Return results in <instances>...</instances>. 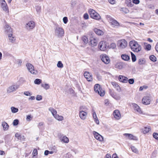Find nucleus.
<instances>
[{
	"instance_id": "23",
	"label": "nucleus",
	"mask_w": 158,
	"mask_h": 158,
	"mask_svg": "<svg viewBox=\"0 0 158 158\" xmlns=\"http://www.w3.org/2000/svg\"><path fill=\"white\" fill-rule=\"evenodd\" d=\"M121 57L123 60L126 61H128L130 59V56L126 54H122L121 56Z\"/></svg>"
},
{
	"instance_id": "54",
	"label": "nucleus",
	"mask_w": 158,
	"mask_h": 158,
	"mask_svg": "<svg viewBox=\"0 0 158 158\" xmlns=\"http://www.w3.org/2000/svg\"><path fill=\"white\" fill-rule=\"evenodd\" d=\"M63 22L64 23L66 24L68 21V18L66 17H64L63 19Z\"/></svg>"
},
{
	"instance_id": "57",
	"label": "nucleus",
	"mask_w": 158,
	"mask_h": 158,
	"mask_svg": "<svg viewBox=\"0 0 158 158\" xmlns=\"http://www.w3.org/2000/svg\"><path fill=\"white\" fill-rule=\"evenodd\" d=\"M33 154L34 156H35L37 154V151L36 149H35L34 150L33 152Z\"/></svg>"
},
{
	"instance_id": "43",
	"label": "nucleus",
	"mask_w": 158,
	"mask_h": 158,
	"mask_svg": "<svg viewBox=\"0 0 158 158\" xmlns=\"http://www.w3.org/2000/svg\"><path fill=\"white\" fill-rule=\"evenodd\" d=\"M82 40L85 44H87L88 42L87 38L86 36H84L82 37Z\"/></svg>"
},
{
	"instance_id": "34",
	"label": "nucleus",
	"mask_w": 158,
	"mask_h": 158,
	"mask_svg": "<svg viewBox=\"0 0 158 158\" xmlns=\"http://www.w3.org/2000/svg\"><path fill=\"white\" fill-rule=\"evenodd\" d=\"M145 62V60L144 58H140L138 60V63L140 65L144 64Z\"/></svg>"
},
{
	"instance_id": "49",
	"label": "nucleus",
	"mask_w": 158,
	"mask_h": 158,
	"mask_svg": "<svg viewBox=\"0 0 158 158\" xmlns=\"http://www.w3.org/2000/svg\"><path fill=\"white\" fill-rule=\"evenodd\" d=\"M153 136L155 139L158 140V133H153Z\"/></svg>"
},
{
	"instance_id": "63",
	"label": "nucleus",
	"mask_w": 158,
	"mask_h": 158,
	"mask_svg": "<svg viewBox=\"0 0 158 158\" xmlns=\"http://www.w3.org/2000/svg\"><path fill=\"white\" fill-rule=\"evenodd\" d=\"M109 3L112 4H114L115 3V0H109Z\"/></svg>"
},
{
	"instance_id": "28",
	"label": "nucleus",
	"mask_w": 158,
	"mask_h": 158,
	"mask_svg": "<svg viewBox=\"0 0 158 158\" xmlns=\"http://www.w3.org/2000/svg\"><path fill=\"white\" fill-rule=\"evenodd\" d=\"M94 31L96 34L98 35H102L103 34V32L102 30L97 28L94 29Z\"/></svg>"
},
{
	"instance_id": "40",
	"label": "nucleus",
	"mask_w": 158,
	"mask_h": 158,
	"mask_svg": "<svg viewBox=\"0 0 158 158\" xmlns=\"http://www.w3.org/2000/svg\"><path fill=\"white\" fill-rule=\"evenodd\" d=\"M41 85L42 87L46 89H48L49 88V86L48 84H41Z\"/></svg>"
},
{
	"instance_id": "10",
	"label": "nucleus",
	"mask_w": 158,
	"mask_h": 158,
	"mask_svg": "<svg viewBox=\"0 0 158 158\" xmlns=\"http://www.w3.org/2000/svg\"><path fill=\"white\" fill-rule=\"evenodd\" d=\"M19 87L17 85H14L9 86L7 89V93L8 94L13 92L17 89Z\"/></svg>"
},
{
	"instance_id": "46",
	"label": "nucleus",
	"mask_w": 158,
	"mask_h": 158,
	"mask_svg": "<svg viewBox=\"0 0 158 158\" xmlns=\"http://www.w3.org/2000/svg\"><path fill=\"white\" fill-rule=\"evenodd\" d=\"M15 137L17 138L18 139L20 140H21V138L24 137V136H21L20 134L17 133L15 134Z\"/></svg>"
},
{
	"instance_id": "15",
	"label": "nucleus",
	"mask_w": 158,
	"mask_h": 158,
	"mask_svg": "<svg viewBox=\"0 0 158 158\" xmlns=\"http://www.w3.org/2000/svg\"><path fill=\"white\" fill-rule=\"evenodd\" d=\"M151 131V128L149 126L144 127L141 129V132L144 134L148 133Z\"/></svg>"
},
{
	"instance_id": "29",
	"label": "nucleus",
	"mask_w": 158,
	"mask_h": 158,
	"mask_svg": "<svg viewBox=\"0 0 158 158\" xmlns=\"http://www.w3.org/2000/svg\"><path fill=\"white\" fill-rule=\"evenodd\" d=\"M2 125L4 130H6L8 129L9 126L6 122H2Z\"/></svg>"
},
{
	"instance_id": "38",
	"label": "nucleus",
	"mask_w": 158,
	"mask_h": 158,
	"mask_svg": "<svg viewBox=\"0 0 158 158\" xmlns=\"http://www.w3.org/2000/svg\"><path fill=\"white\" fill-rule=\"evenodd\" d=\"M116 47V44L114 42H111L109 45V48L114 49Z\"/></svg>"
},
{
	"instance_id": "17",
	"label": "nucleus",
	"mask_w": 158,
	"mask_h": 158,
	"mask_svg": "<svg viewBox=\"0 0 158 158\" xmlns=\"http://www.w3.org/2000/svg\"><path fill=\"white\" fill-rule=\"evenodd\" d=\"M93 132L94 137L97 140L100 141H102L103 140V137L98 133L95 131H93Z\"/></svg>"
},
{
	"instance_id": "2",
	"label": "nucleus",
	"mask_w": 158,
	"mask_h": 158,
	"mask_svg": "<svg viewBox=\"0 0 158 158\" xmlns=\"http://www.w3.org/2000/svg\"><path fill=\"white\" fill-rule=\"evenodd\" d=\"M88 12L91 18L97 20H99L100 19V16L94 10L90 9L89 10Z\"/></svg>"
},
{
	"instance_id": "51",
	"label": "nucleus",
	"mask_w": 158,
	"mask_h": 158,
	"mask_svg": "<svg viewBox=\"0 0 158 158\" xmlns=\"http://www.w3.org/2000/svg\"><path fill=\"white\" fill-rule=\"evenodd\" d=\"M157 154V152L156 151H154L152 154L151 158H153L155 157Z\"/></svg>"
},
{
	"instance_id": "19",
	"label": "nucleus",
	"mask_w": 158,
	"mask_h": 158,
	"mask_svg": "<svg viewBox=\"0 0 158 158\" xmlns=\"http://www.w3.org/2000/svg\"><path fill=\"white\" fill-rule=\"evenodd\" d=\"M90 42L92 46H95L97 45L98 44L97 39L94 37H91Z\"/></svg>"
},
{
	"instance_id": "50",
	"label": "nucleus",
	"mask_w": 158,
	"mask_h": 158,
	"mask_svg": "<svg viewBox=\"0 0 158 158\" xmlns=\"http://www.w3.org/2000/svg\"><path fill=\"white\" fill-rule=\"evenodd\" d=\"M19 81L21 84L23 83L25 81V80L23 77H20L19 80Z\"/></svg>"
},
{
	"instance_id": "53",
	"label": "nucleus",
	"mask_w": 158,
	"mask_h": 158,
	"mask_svg": "<svg viewBox=\"0 0 158 158\" xmlns=\"http://www.w3.org/2000/svg\"><path fill=\"white\" fill-rule=\"evenodd\" d=\"M128 81L129 83L130 84H133L134 82V79L133 78L129 79L128 80Z\"/></svg>"
},
{
	"instance_id": "18",
	"label": "nucleus",
	"mask_w": 158,
	"mask_h": 158,
	"mask_svg": "<svg viewBox=\"0 0 158 158\" xmlns=\"http://www.w3.org/2000/svg\"><path fill=\"white\" fill-rule=\"evenodd\" d=\"M118 79L120 82L124 83H127L128 81L127 77L122 75H119L118 76Z\"/></svg>"
},
{
	"instance_id": "5",
	"label": "nucleus",
	"mask_w": 158,
	"mask_h": 158,
	"mask_svg": "<svg viewBox=\"0 0 158 158\" xmlns=\"http://www.w3.org/2000/svg\"><path fill=\"white\" fill-rule=\"evenodd\" d=\"M151 101V96L150 94L144 96L142 99V103L146 105H149Z\"/></svg>"
},
{
	"instance_id": "8",
	"label": "nucleus",
	"mask_w": 158,
	"mask_h": 158,
	"mask_svg": "<svg viewBox=\"0 0 158 158\" xmlns=\"http://www.w3.org/2000/svg\"><path fill=\"white\" fill-rule=\"evenodd\" d=\"M28 70L32 74H36L37 73V72L34 69V66L31 64L27 63L26 64Z\"/></svg>"
},
{
	"instance_id": "6",
	"label": "nucleus",
	"mask_w": 158,
	"mask_h": 158,
	"mask_svg": "<svg viewBox=\"0 0 158 158\" xmlns=\"http://www.w3.org/2000/svg\"><path fill=\"white\" fill-rule=\"evenodd\" d=\"M55 35L58 37H61L63 36L64 33V31L62 28L59 26H56L55 29Z\"/></svg>"
},
{
	"instance_id": "27",
	"label": "nucleus",
	"mask_w": 158,
	"mask_h": 158,
	"mask_svg": "<svg viewBox=\"0 0 158 158\" xmlns=\"http://www.w3.org/2000/svg\"><path fill=\"white\" fill-rule=\"evenodd\" d=\"M60 139L62 142L65 143H68L69 142L68 138L66 136H61Z\"/></svg>"
},
{
	"instance_id": "37",
	"label": "nucleus",
	"mask_w": 158,
	"mask_h": 158,
	"mask_svg": "<svg viewBox=\"0 0 158 158\" xmlns=\"http://www.w3.org/2000/svg\"><path fill=\"white\" fill-rule=\"evenodd\" d=\"M131 55L132 62H135L136 60V58L135 55L132 52H131Z\"/></svg>"
},
{
	"instance_id": "20",
	"label": "nucleus",
	"mask_w": 158,
	"mask_h": 158,
	"mask_svg": "<svg viewBox=\"0 0 158 158\" xmlns=\"http://www.w3.org/2000/svg\"><path fill=\"white\" fill-rule=\"evenodd\" d=\"M101 60L105 64H109V57L106 55H103L102 56Z\"/></svg>"
},
{
	"instance_id": "4",
	"label": "nucleus",
	"mask_w": 158,
	"mask_h": 158,
	"mask_svg": "<svg viewBox=\"0 0 158 158\" xmlns=\"http://www.w3.org/2000/svg\"><path fill=\"white\" fill-rule=\"evenodd\" d=\"M94 89L96 93H97L101 96H103L105 94V91L103 90L100 85L95 84L94 87Z\"/></svg>"
},
{
	"instance_id": "44",
	"label": "nucleus",
	"mask_w": 158,
	"mask_h": 158,
	"mask_svg": "<svg viewBox=\"0 0 158 158\" xmlns=\"http://www.w3.org/2000/svg\"><path fill=\"white\" fill-rule=\"evenodd\" d=\"M150 59L152 61L155 62L156 60V57L154 55H151L150 56Z\"/></svg>"
},
{
	"instance_id": "30",
	"label": "nucleus",
	"mask_w": 158,
	"mask_h": 158,
	"mask_svg": "<svg viewBox=\"0 0 158 158\" xmlns=\"http://www.w3.org/2000/svg\"><path fill=\"white\" fill-rule=\"evenodd\" d=\"M115 67L117 69H121L123 67L122 63L121 62L117 63L115 64Z\"/></svg>"
},
{
	"instance_id": "16",
	"label": "nucleus",
	"mask_w": 158,
	"mask_h": 158,
	"mask_svg": "<svg viewBox=\"0 0 158 158\" xmlns=\"http://www.w3.org/2000/svg\"><path fill=\"white\" fill-rule=\"evenodd\" d=\"M84 75L85 78L89 81H91L93 80L92 76L91 74L87 72H85L84 73Z\"/></svg>"
},
{
	"instance_id": "14",
	"label": "nucleus",
	"mask_w": 158,
	"mask_h": 158,
	"mask_svg": "<svg viewBox=\"0 0 158 158\" xmlns=\"http://www.w3.org/2000/svg\"><path fill=\"white\" fill-rule=\"evenodd\" d=\"M109 23H111V25L114 27H118L119 26V23L116 20L112 18L109 16Z\"/></svg>"
},
{
	"instance_id": "11",
	"label": "nucleus",
	"mask_w": 158,
	"mask_h": 158,
	"mask_svg": "<svg viewBox=\"0 0 158 158\" xmlns=\"http://www.w3.org/2000/svg\"><path fill=\"white\" fill-rule=\"evenodd\" d=\"M35 27V23L32 21L29 22L26 25V29L29 31Z\"/></svg>"
},
{
	"instance_id": "45",
	"label": "nucleus",
	"mask_w": 158,
	"mask_h": 158,
	"mask_svg": "<svg viewBox=\"0 0 158 158\" xmlns=\"http://www.w3.org/2000/svg\"><path fill=\"white\" fill-rule=\"evenodd\" d=\"M57 66L58 68H62L63 67V65L61 61H59L57 64Z\"/></svg>"
},
{
	"instance_id": "58",
	"label": "nucleus",
	"mask_w": 158,
	"mask_h": 158,
	"mask_svg": "<svg viewBox=\"0 0 158 158\" xmlns=\"http://www.w3.org/2000/svg\"><path fill=\"white\" fill-rule=\"evenodd\" d=\"M40 9H41V7L40 6H38L36 7V10L37 12L38 13H39V12H40Z\"/></svg>"
},
{
	"instance_id": "56",
	"label": "nucleus",
	"mask_w": 158,
	"mask_h": 158,
	"mask_svg": "<svg viewBox=\"0 0 158 158\" xmlns=\"http://www.w3.org/2000/svg\"><path fill=\"white\" fill-rule=\"evenodd\" d=\"M83 17L85 19H87L89 18V15L88 14L85 13L83 15Z\"/></svg>"
},
{
	"instance_id": "36",
	"label": "nucleus",
	"mask_w": 158,
	"mask_h": 158,
	"mask_svg": "<svg viewBox=\"0 0 158 158\" xmlns=\"http://www.w3.org/2000/svg\"><path fill=\"white\" fill-rule=\"evenodd\" d=\"M120 11L123 12V13L127 14L129 12V10L125 7L122 8L120 9Z\"/></svg>"
},
{
	"instance_id": "64",
	"label": "nucleus",
	"mask_w": 158,
	"mask_h": 158,
	"mask_svg": "<svg viewBox=\"0 0 158 158\" xmlns=\"http://www.w3.org/2000/svg\"><path fill=\"white\" fill-rule=\"evenodd\" d=\"M112 158H118V157L117 154L114 153L112 155Z\"/></svg>"
},
{
	"instance_id": "62",
	"label": "nucleus",
	"mask_w": 158,
	"mask_h": 158,
	"mask_svg": "<svg viewBox=\"0 0 158 158\" xmlns=\"http://www.w3.org/2000/svg\"><path fill=\"white\" fill-rule=\"evenodd\" d=\"M24 94L25 95L28 96L29 95H31V94H30V93L28 91H25L24 93Z\"/></svg>"
},
{
	"instance_id": "52",
	"label": "nucleus",
	"mask_w": 158,
	"mask_h": 158,
	"mask_svg": "<svg viewBox=\"0 0 158 158\" xmlns=\"http://www.w3.org/2000/svg\"><path fill=\"white\" fill-rule=\"evenodd\" d=\"M36 99L37 101H40L42 99V96L41 95H37L36 97Z\"/></svg>"
},
{
	"instance_id": "3",
	"label": "nucleus",
	"mask_w": 158,
	"mask_h": 158,
	"mask_svg": "<svg viewBox=\"0 0 158 158\" xmlns=\"http://www.w3.org/2000/svg\"><path fill=\"white\" fill-rule=\"evenodd\" d=\"M117 45L118 49H123L127 47V42L125 39L119 40L117 42Z\"/></svg>"
},
{
	"instance_id": "13",
	"label": "nucleus",
	"mask_w": 158,
	"mask_h": 158,
	"mask_svg": "<svg viewBox=\"0 0 158 158\" xmlns=\"http://www.w3.org/2000/svg\"><path fill=\"white\" fill-rule=\"evenodd\" d=\"M0 3L2 9L5 11H8V7L5 0H0Z\"/></svg>"
},
{
	"instance_id": "9",
	"label": "nucleus",
	"mask_w": 158,
	"mask_h": 158,
	"mask_svg": "<svg viewBox=\"0 0 158 158\" xmlns=\"http://www.w3.org/2000/svg\"><path fill=\"white\" fill-rule=\"evenodd\" d=\"M108 47L109 45L107 46L104 41H101L99 43L98 48L101 51H105Z\"/></svg>"
},
{
	"instance_id": "42",
	"label": "nucleus",
	"mask_w": 158,
	"mask_h": 158,
	"mask_svg": "<svg viewBox=\"0 0 158 158\" xmlns=\"http://www.w3.org/2000/svg\"><path fill=\"white\" fill-rule=\"evenodd\" d=\"M42 82V80L39 79H36L34 81V82L36 84L39 85Z\"/></svg>"
},
{
	"instance_id": "60",
	"label": "nucleus",
	"mask_w": 158,
	"mask_h": 158,
	"mask_svg": "<svg viewBox=\"0 0 158 158\" xmlns=\"http://www.w3.org/2000/svg\"><path fill=\"white\" fill-rule=\"evenodd\" d=\"M132 1L133 3L136 4H138L139 3V0H132Z\"/></svg>"
},
{
	"instance_id": "31",
	"label": "nucleus",
	"mask_w": 158,
	"mask_h": 158,
	"mask_svg": "<svg viewBox=\"0 0 158 158\" xmlns=\"http://www.w3.org/2000/svg\"><path fill=\"white\" fill-rule=\"evenodd\" d=\"M111 84L114 88H116L117 90L120 89V87L116 82H112Z\"/></svg>"
},
{
	"instance_id": "26",
	"label": "nucleus",
	"mask_w": 158,
	"mask_h": 158,
	"mask_svg": "<svg viewBox=\"0 0 158 158\" xmlns=\"http://www.w3.org/2000/svg\"><path fill=\"white\" fill-rule=\"evenodd\" d=\"M8 35L10 42L12 43L14 42L15 40V38L13 35L12 33H9Z\"/></svg>"
},
{
	"instance_id": "55",
	"label": "nucleus",
	"mask_w": 158,
	"mask_h": 158,
	"mask_svg": "<svg viewBox=\"0 0 158 158\" xmlns=\"http://www.w3.org/2000/svg\"><path fill=\"white\" fill-rule=\"evenodd\" d=\"M151 46L150 44H148L146 46V49L148 50H150L151 49Z\"/></svg>"
},
{
	"instance_id": "61",
	"label": "nucleus",
	"mask_w": 158,
	"mask_h": 158,
	"mask_svg": "<svg viewBox=\"0 0 158 158\" xmlns=\"http://www.w3.org/2000/svg\"><path fill=\"white\" fill-rule=\"evenodd\" d=\"M31 115H29L27 116L26 119L27 121H30L31 118Z\"/></svg>"
},
{
	"instance_id": "33",
	"label": "nucleus",
	"mask_w": 158,
	"mask_h": 158,
	"mask_svg": "<svg viewBox=\"0 0 158 158\" xmlns=\"http://www.w3.org/2000/svg\"><path fill=\"white\" fill-rule=\"evenodd\" d=\"M55 118L58 120L62 121L63 120V117L59 115L58 114H56L54 117Z\"/></svg>"
},
{
	"instance_id": "1",
	"label": "nucleus",
	"mask_w": 158,
	"mask_h": 158,
	"mask_svg": "<svg viewBox=\"0 0 158 158\" xmlns=\"http://www.w3.org/2000/svg\"><path fill=\"white\" fill-rule=\"evenodd\" d=\"M129 46L132 50L136 52H139L142 50V47L135 40H131L129 42Z\"/></svg>"
},
{
	"instance_id": "12",
	"label": "nucleus",
	"mask_w": 158,
	"mask_h": 158,
	"mask_svg": "<svg viewBox=\"0 0 158 158\" xmlns=\"http://www.w3.org/2000/svg\"><path fill=\"white\" fill-rule=\"evenodd\" d=\"M113 114L114 118L116 120H118L121 118V113L118 110H115L113 112Z\"/></svg>"
},
{
	"instance_id": "24",
	"label": "nucleus",
	"mask_w": 158,
	"mask_h": 158,
	"mask_svg": "<svg viewBox=\"0 0 158 158\" xmlns=\"http://www.w3.org/2000/svg\"><path fill=\"white\" fill-rule=\"evenodd\" d=\"M123 135L127 139L130 140H135L136 139L135 137L132 135L130 134H124Z\"/></svg>"
},
{
	"instance_id": "39",
	"label": "nucleus",
	"mask_w": 158,
	"mask_h": 158,
	"mask_svg": "<svg viewBox=\"0 0 158 158\" xmlns=\"http://www.w3.org/2000/svg\"><path fill=\"white\" fill-rule=\"evenodd\" d=\"M11 111L13 113H15L18 111V109L17 108H15L14 107H11Z\"/></svg>"
},
{
	"instance_id": "35",
	"label": "nucleus",
	"mask_w": 158,
	"mask_h": 158,
	"mask_svg": "<svg viewBox=\"0 0 158 158\" xmlns=\"http://www.w3.org/2000/svg\"><path fill=\"white\" fill-rule=\"evenodd\" d=\"M131 149L132 152L136 154H138L139 152L137 149L134 146H132Z\"/></svg>"
},
{
	"instance_id": "25",
	"label": "nucleus",
	"mask_w": 158,
	"mask_h": 158,
	"mask_svg": "<svg viewBox=\"0 0 158 158\" xmlns=\"http://www.w3.org/2000/svg\"><path fill=\"white\" fill-rule=\"evenodd\" d=\"M86 113L85 112L82 110L80 111L79 116L81 119H85L86 118Z\"/></svg>"
},
{
	"instance_id": "21",
	"label": "nucleus",
	"mask_w": 158,
	"mask_h": 158,
	"mask_svg": "<svg viewBox=\"0 0 158 158\" xmlns=\"http://www.w3.org/2000/svg\"><path fill=\"white\" fill-rule=\"evenodd\" d=\"M5 31L7 32V35L9 33H13L12 29L8 25H6L5 26Z\"/></svg>"
},
{
	"instance_id": "41",
	"label": "nucleus",
	"mask_w": 158,
	"mask_h": 158,
	"mask_svg": "<svg viewBox=\"0 0 158 158\" xmlns=\"http://www.w3.org/2000/svg\"><path fill=\"white\" fill-rule=\"evenodd\" d=\"M131 0H126V3L127 6L129 7H132L133 6L132 4L131 3Z\"/></svg>"
},
{
	"instance_id": "22",
	"label": "nucleus",
	"mask_w": 158,
	"mask_h": 158,
	"mask_svg": "<svg viewBox=\"0 0 158 158\" xmlns=\"http://www.w3.org/2000/svg\"><path fill=\"white\" fill-rule=\"evenodd\" d=\"M92 111L93 112L92 114L93 118L94 120V121L95 123L97 124H99V121L98 119V118L97 117V116L95 112L94 111V110H92Z\"/></svg>"
},
{
	"instance_id": "47",
	"label": "nucleus",
	"mask_w": 158,
	"mask_h": 158,
	"mask_svg": "<svg viewBox=\"0 0 158 158\" xmlns=\"http://www.w3.org/2000/svg\"><path fill=\"white\" fill-rule=\"evenodd\" d=\"M19 123V120L17 119H15L14 120L13 123V124L14 126H17Z\"/></svg>"
},
{
	"instance_id": "48",
	"label": "nucleus",
	"mask_w": 158,
	"mask_h": 158,
	"mask_svg": "<svg viewBox=\"0 0 158 158\" xmlns=\"http://www.w3.org/2000/svg\"><path fill=\"white\" fill-rule=\"evenodd\" d=\"M148 88V86L144 85L142 86H141L139 88V90L140 91H142L144 89H146Z\"/></svg>"
},
{
	"instance_id": "59",
	"label": "nucleus",
	"mask_w": 158,
	"mask_h": 158,
	"mask_svg": "<svg viewBox=\"0 0 158 158\" xmlns=\"http://www.w3.org/2000/svg\"><path fill=\"white\" fill-rule=\"evenodd\" d=\"M109 100L108 99H106L104 101V104L106 106H108L109 105Z\"/></svg>"
},
{
	"instance_id": "7",
	"label": "nucleus",
	"mask_w": 158,
	"mask_h": 158,
	"mask_svg": "<svg viewBox=\"0 0 158 158\" xmlns=\"http://www.w3.org/2000/svg\"><path fill=\"white\" fill-rule=\"evenodd\" d=\"M131 105L135 111L140 114H144L141 108L138 105L135 103H131Z\"/></svg>"
},
{
	"instance_id": "32",
	"label": "nucleus",
	"mask_w": 158,
	"mask_h": 158,
	"mask_svg": "<svg viewBox=\"0 0 158 158\" xmlns=\"http://www.w3.org/2000/svg\"><path fill=\"white\" fill-rule=\"evenodd\" d=\"M49 110L51 112L52 115L54 117L55 116L56 114H57V111L54 109L52 108H50L49 109Z\"/></svg>"
}]
</instances>
